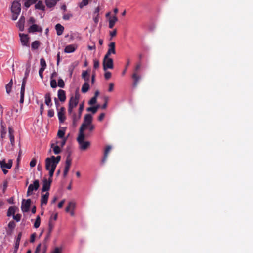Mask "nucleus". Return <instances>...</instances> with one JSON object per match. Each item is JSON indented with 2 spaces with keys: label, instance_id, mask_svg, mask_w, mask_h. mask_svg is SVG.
I'll list each match as a JSON object with an SVG mask.
<instances>
[{
  "label": "nucleus",
  "instance_id": "obj_9",
  "mask_svg": "<svg viewBox=\"0 0 253 253\" xmlns=\"http://www.w3.org/2000/svg\"><path fill=\"white\" fill-rule=\"evenodd\" d=\"M116 53L115 42H111L108 44V51L105 55L110 56L111 54H115Z\"/></svg>",
  "mask_w": 253,
  "mask_h": 253
},
{
  "label": "nucleus",
  "instance_id": "obj_58",
  "mask_svg": "<svg viewBox=\"0 0 253 253\" xmlns=\"http://www.w3.org/2000/svg\"><path fill=\"white\" fill-rule=\"evenodd\" d=\"M50 236H51V233H49V232H48L46 237L44 238V240L43 241V245H44V244H45L46 245V242L48 241Z\"/></svg>",
  "mask_w": 253,
  "mask_h": 253
},
{
  "label": "nucleus",
  "instance_id": "obj_24",
  "mask_svg": "<svg viewBox=\"0 0 253 253\" xmlns=\"http://www.w3.org/2000/svg\"><path fill=\"white\" fill-rule=\"evenodd\" d=\"M55 29L57 32V35H61L64 31V28L60 24H57L55 26Z\"/></svg>",
  "mask_w": 253,
  "mask_h": 253
},
{
  "label": "nucleus",
  "instance_id": "obj_12",
  "mask_svg": "<svg viewBox=\"0 0 253 253\" xmlns=\"http://www.w3.org/2000/svg\"><path fill=\"white\" fill-rule=\"evenodd\" d=\"M19 36L20 37V40L23 46H29V37H28V35L24 34H20Z\"/></svg>",
  "mask_w": 253,
  "mask_h": 253
},
{
  "label": "nucleus",
  "instance_id": "obj_37",
  "mask_svg": "<svg viewBox=\"0 0 253 253\" xmlns=\"http://www.w3.org/2000/svg\"><path fill=\"white\" fill-rule=\"evenodd\" d=\"M40 44V42L39 41H34L31 44L32 49L33 50L37 49Z\"/></svg>",
  "mask_w": 253,
  "mask_h": 253
},
{
  "label": "nucleus",
  "instance_id": "obj_3",
  "mask_svg": "<svg viewBox=\"0 0 253 253\" xmlns=\"http://www.w3.org/2000/svg\"><path fill=\"white\" fill-rule=\"evenodd\" d=\"M92 116L90 114H87L84 116V122L81 125L79 132L84 133V130L87 128L88 125L92 124Z\"/></svg>",
  "mask_w": 253,
  "mask_h": 253
},
{
  "label": "nucleus",
  "instance_id": "obj_32",
  "mask_svg": "<svg viewBox=\"0 0 253 253\" xmlns=\"http://www.w3.org/2000/svg\"><path fill=\"white\" fill-rule=\"evenodd\" d=\"M58 117L59 119V122L62 123H63L66 120V117L65 115V113L61 112H58L57 113Z\"/></svg>",
  "mask_w": 253,
  "mask_h": 253
},
{
  "label": "nucleus",
  "instance_id": "obj_38",
  "mask_svg": "<svg viewBox=\"0 0 253 253\" xmlns=\"http://www.w3.org/2000/svg\"><path fill=\"white\" fill-rule=\"evenodd\" d=\"M40 223H41V218H40V216L38 215L37 216L35 222L34 223V227L35 228H38L40 225Z\"/></svg>",
  "mask_w": 253,
  "mask_h": 253
},
{
  "label": "nucleus",
  "instance_id": "obj_15",
  "mask_svg": "<svg viewBox=\"0 0 253 253\" xmlns=\"http://www.w3.org/2000/svg\"><path fill=\"white\" fill-rule=\"evenodd\" d=\"M58 98L59 99V100L62 102H64L65 101L66 99V92L64 90L62 89H59L58 91Z\"/></svg>",
  "mask_w": 253,
  "mask_h": 253
},
{
  "label": "nucleus",
  "instance_id": "obj_60",
  "mask_svg": "<svg viewBox=\"0 0 253 253\" xmlns=\"http://www.w3.org/2000/svg\"><path fill=\"white\" fill-rule=\"evenodd\" d=\"M36 164V160L35 159H32L30 163V166L31 167H34Z\"/></svg>",
  "mask_w": 253,
  "mask_h": 253
},
{
  "label": "nucleus",
  "instance_id": "obj_22",
  "mask_svg": "<svg viewBox=\"0 0 253 253\" xmlns=\"http://www.w3.org/2000/svg\"><path fill=\"white\" fill-rule=\"evenodd\" d=\"M117 21L118 18L115 15L110 18L109 20V27L111 29L113 28Z\"/></svg>",
  "mask_w": 253,
  "mask_h": 253
},
{
  "label": "nucleus",
  "instance_id": "obj_55",
  "mask_svg": "<svg viewBox=\"0 0 253 253\" xmlns=\"http://www.w3.org/2000/svg\"><path fill=\"white\" fill-rule=\"evenodd\" d=\"M8 226L9 228L13 229L15 227V223L13 221H12L8 223Z\"/></svg>",
  "mask_w": 253,
  "mask_h": 253
},
{
  "label": "nucleus",
  "instance_id": "obj_6",
  "mask_svg": "<svg viewBox=\"0 0 253 253\" xmlns=\"http://www.w3.org/2000/svg\"><path fill=\"white\" fill-rule=\"evenodd\" d=\"M79 94L78 93L76 92L74 96H72L70 97L68 106L72 107L73 108L76 107L79 103Z\"/></svg>",
  "mask_w": 253,
  "mask_h": 253
},
{
  "label": "nucleus",
  "instance_id": "obj_7",
  "mask_svg": "<svg viewBox=\"0 0 253 253\" xmlns=\"http://www.w3.org/2000/svg\"><path fill=\"white\" fill-rule=\"evenodd\" d=\"M31 200L30 199L27 200L23 199L21 205V210L23 212H27L29 211L31 205Z\"/></svg>",
  "mask_w": 253,
  "mask_h": 253
},
{
  "label": "nucleus",
  "instance_id": "obj_33",
  "mask_svg": "<svg viewBox=\"0 0 253 253\" xmlns=\"http://www.w3.org/2000/svg\"><path fill=\"white\" fill-rule=\"evenodd\" d=\"M89 88V85L87 82H85L82 86V92L83 93H86Z\"/></svg>",
  "mask_w": 253,
  "mask_h": 253
},
{
  "label": "nucleus",
  "instance_id": "obj_61",
  "mask_svg": "<svg viewBox=\"0 0 253 253\" xmlns=\"http://www.w3.org/2000/svg\"><path fill=\"white\" fill-rule=\"evenodd\" d=\"M114 84L113 83H110L109 85L108 91L112 92L114 89Z\"/></svg>",
  "mask_w": 253,
  "mask_h": 253
},
{
  "label": "nucleus",
  "instance_id": "obj_63",
  "mask_svg": "<svg viewBox=\"0 0 253 253\" xmlns=\"http://www.w3.org/2000/svg\"><path fill=\"white\" fill-rule=\"evenodd\" d=\"M72 16V15L71 14H65L64 15L63 18L64 20H69L70 17H71Z\"/></svg>",
  "mask_w": 253,
  "mask_h": 253
},
{
  "label": "nucleus",
  "instance_id": "obj_42",
  "mask_svg": "<svg viewBox=\"0 0 253 253\" xmlns=\"http://www.w3.org/2000/svg\"><path fill=\"white\" fill-rule=\"evenodd\" d=\"M65 131L62 130H59L57 133V136L60 138H64Z\"/></svg>",
  "mask_w": 253,
  "mask_h": 253
},
{
  "label": "nucleus",
  "instance_id": "obj_57",
  "mask_svg": "<svg viewBox=\"0 0 253 253\" xmlns=\"http://www.w3.org/2000/svg\"><path fill=\"white\" fill-rule=\"evenodd\" d=\"M54 115V111L53 109H49L48 111V116L49 117H53Z\"/></svg>",
  "mask_w": 253,
  "mask_h": 253
},
{
  "label": "nucleus",
  "instance_id": "obj_27",
  "mask_svg": "<svg viewBox=\"0 0 253 253\" xmlns=\"http://www.w3.org/2000/svg\"><path fill=\"white\" fill-rule=\"evenodd\" d=\"M51 148L53 149V152L55 155L59 154L61 153V150L59 146L55 145L54 144L52 143L51 144Z\"/></svg>",
  "mask_w": 253,
  "mask_h": 253
},
{
  "label": "nucleus",
  "instance_id": "obj_8",
  "mask_svg": "<svg viewBox=\"0 0 253 253\" xmlns=\"http://www.w3.org/2000/svg\"><path fill=\"white\" fill-rule=\"evenodd\" d=\"M13 161L12 160L9 159L8 163L6 162L5 159L0 161V166L1 169H10L12 166Z\"/></svg>",
  "mask_w": 253,
  "mask_h": 253
},
{
  "label": "nucleus",
  "instance_id": "obj_16",
  "mask_svg": "<svg viewBox=\"0 0 253 253\" xmlns=\"http://www.w3.org/2000/svg\"><path fill=\"white\" fill-rule=\"evenodd\" d=\"M77 48V45L76 44H70L66 46L64 49V52L65 53H72L74 52Z\"/></svg>",
  "mask_w": 253,
  "mask_h": 253
},
{
  "label": "nucleus",
  "instance_id": "obj_26",
  "mask_svg": "<svg viewBox=\"0 0 253 253\" xmlns=\"http://www.w3.org/2000/svg\"><path fill=\"white\" fill-rule=\"evenodd\" d=\"M35 7L36 9L44 11L45 10V6L44 5L43 2L41 0H39L38 2L35 4Z\"/></svg>",
  "mask_w": 253,
  "mask_h": 253
},
{
  "label": "nucleus",
  "instance_id": "obj_20",
  "mask_svg": "<svg viewBox=\"0 0 253 253\" xmlns=\"http://www.w3.org/2000/svg\"><path fill=\"white\" fill-rule=\"evenodd\" d=\"M49 195V193L48 192H46L45 194H43L42 196L41 199V205L47 204Z\"/></svg>",
  "mask_w": 253,
  "mask_h": 253
},
{
  "label": "nucleus",
  "instance_id": "obj_5",
  "mask_svg": "<svg viewBox=\"0 0 253 253\" xmlns=\"http://www.w3.org/2000/svg\"><path fill=\"white\" fill-rule=\"evenodd\" d=\"M39 187V181L38 180H35L33 184L29 185L27 192V196H29L32 194L34 190L36 191Z\"/></svg>",
  "mask_w": 253,
  "mask_h": 253
},
{
  "label": "nucleus",
  "instance_id": "obj_53",
  "mask_svg": "<svg viewBox=\"0 0 253 253\" xmlns=\"http://www.w3.org/2000/svg\"><path fill=\"white\" fill-rule=\"evenodd\" d=\"M93 63H94V65H93V67L94 69H97L99 67V62L98 60H94L93 61Z\"/></svg>",
  "mask_w": 253,
  "mask_h": 253
},
{
  "label": "nucleus",
  "instance_id": "obj_48",
  "mask_svg": "<svg viewBox=\"0 0 253 253\" xmlns=\"http://www.w3.org/2000/svg\"><path fill=\"white\" fill-rule=\"evenodd\" d=\"M84 103H82L80 104V106H79V110H78V114H79L82 115V112H83V111L84 110Z\"/></svg>",
  "mask_w": 253,
  "mask_h": 253
},
{
  "label": "nucleus",
  "instance_id": "obj_35",
  "mask_svg": "<svg viewBox=\"0 0 253 253\" xmlns=\"http://www.w3.org/2000/svg\"><path fill=\"white\" fill-rule=\"evenodd\" d=\"M77 65V64L74 63H72L71 65H70L69 66L68 71L69 72V75H70V77H72L74 70Z\"/></svg>",
  "mask_w": 253,
  "mask_h": 253
},
{
  "label": "nucleus",
  "instance_id": "obj_49",
  "mask_svg": "<svg viewBox=\"0 0 253 253\" xmlns=\"http://www.w3.org/2000/svg\"><path fill=\"white\" fill-rule=\"evenodd\" d=\"M13 218L16 222H19L21 219V215L20 214H17L16 215H14Z\"/></svg>",
  "mask_w": 253,
  "mask_h": 253
},
{
  "label": "nucleus",
  "instance_id": "obj_13",
  "mask_svg": "<svg viewBox=\"0 0 253 253\" xmlns=\"http://www.w3.org/2000/svg\"><path fill=\"white\" fill-rule=\"evenodd\" d=\"M111 149H112V147L110 145H107L106 147V148L104 150L103 157L101 160L102 163H105V162L108 158V154L110 153Z\"/></svg>",
  "mask_w": 253,
  "mask_h": 253
},
{
  "label": "nucleus",
  "instance_id": "obj_1",
  "mask_svg": "<svg viewBox=\"0 0 253 253\" xmlns=\"http://www.w3.org/2000/svg\"><path fill=\"white\" fill-rule=\"evenodd\" d=\"M61 156H51L50 157L46 158L45 162V169H55L57 164L61 160Z\"/></svg>",
  "mask_w": 253,
  "mask_h": 253
},
{
  "label": "nucleus",
  "instance_id": "obj_43",
  "mask_svg": "<svg viewBox=\"0 0 253 253\" xmlns=\"http://www.w3.org/2000/svg\"><path fill=\"white\" fill-rule=\"evenodd\" d=\"M42 244L41 243H40L37 246L34 253H40V252L41 251L42 252Z\"/></svg>",
  "mask_w": 253,
  "mask_h": 253
},
{
  "label": "nucleus",
  "instance_id": "obj_36",
  "mask_svg": "<svg viewBox=\"0 0 253 253\" xmlns=\"http://www.w3.org/2000/svg\"><path fill=\"white\" fill-rule=\"evenodd\" d=\"M100 106L97 105L95 106L88 107L87 109V111L89 112H91L93 114H95L96 113L98 109L99 108Z\"/></svg>",
  "mask_w": 253,
  "mask_h": 253
},
{
  "label": "nucleus",
  "instance_id": "obj_10",
  "mask_svg": "<svg viewBox=\"0 0 253 253\" xmlns=\"http://www.w3.org/2000/svg\"><path fill=\"white\" fill-rule=\"evenodd\" d=\"M11 10V12H14L16 14H19L21 11L20 3L17 1H14L12 3Z\"/></svg>",
  "mask_w": 253,
  "mask_h": 253
},
{
  "label": "nucleus",
  "instance_id": "obj_21",
  "mask_svg": "<svg viewBox=\"0 0 253 253\" xmlns=\"http://www.w3.org/2000/svg\"><path fill=\"white\" fill-rule=\"evenodd\" d=\"M24 23H25V18L24 16H21L17 22V26L19 28L20 31H23L24 30Z\"/></svg>",
  "mask_w": 253,
  "mask_h": 253
},
{
  "label": "nucleus",
  "instance_id": "obj_45",
  "mask_svg": "<svg viewBox=\"0 0 253 253\" xmlns=\"http://www.w3.org/2000/svg\"><path fill=\"white\" fill-rule=\"evenodd\" d=\"M50 86L53 88H56L57 87V82L55 79L51 80Z\"/></svg>",
  "mask_w": 253,
  "mask_h": 253
},
{
  "label": "nucleus",
  "instance_id": "obj_39",
  "mask_svg": "<svg viewBox=\"0 0 253 253\" xmlns=\"http://www.w3.org/2000/svg\"><path fill=\"white\" fill-rule=\"evenodd\" d=\"M72 163V159L70 158V154H69L68 156L66 158V162H65V166L70 167L71 166Z\"/></svg>",
  "mask_w": 253,
  "mask_h": 253
},
{
  "label": "nucleus",
  "instance_id": "obj_25",
  "mask_svg": "<svg viewBox=\"0 0 253 253\" xmlns=\"http://www.w3.org/2000/svg\"><path fill=\"white\" fill-rule=\"evenodd\" d=\"M24 5L26 8H29L31 5L36 3L38 0H23Z\"/></svg>",
  "mask_w": 253,
  "mask_h": 253
},
{
  "label": "nucleus",
  "instance_id": "obj_47",
  "mask_svg": "<svg viewBox=\"0 0 253 253\" xmlns=\"http://www.w3.org/2000/svg\"><path fill=\"white\" fill-rule=\"evenodd\" d=\"M70 167H68V166H65V168H64V172H63V176L64 177H66L68 172H69V170L70 169Z\"/></svg>",
  "mask_w": 253,
  "mask_h": 253
},
{
  "label": "nucleus",
  "instance_id": "obj_34",
  "mask_svg": "<svg viewBox=\"0 0 253 253\" xmlns=\"http://www.w3.org/2000/svg\"><path fill=\"white\" fill-rule=\"evenodd\" d=\"M30 71V65H27L25 72V76L23 79V81H27V79L29 76V74Z\"/></svg>",
  "mask_w": 253,
  "mask_h": 253
},
{
  "label": "nucleus",
  "instance_id": "obj_17",
  "mask_svg": "<svg viewBox=\"0 0 253 253\" xmlns=\"http://www.w3.org/2000/svg\"><path fill=\"white\" fill-rule=\"evenodd\" d=\"M51 184L50 182H47V179L44 178L43 180L42 188V192L48 191L50 188Z\"/></svg>",
  "mask_w": 253,
  "mask_h": 253
},
{
  "label": "nucleus",
  "instance_id": "obj_4",
  "mask_svg": "<svg viewBox=\"0 0 253 253\" xmlns=\"http://www.w3.org/2000/svg\"><path fill=\"white\" fill-rule=\"evenodd\" d=\"M103 68L104 71L113 69V60L110 56L105 55L103 60Z\"/></svg>",
  "mask_w": 253,
  "mask_h": 253
},
{
  "label": "nucleus",
  "instance_id": "obj_56",
  "mask_svg": "<svg viewBox=\"0 0 253 253\" xmlns=\"http://www.w3.org/2000/svg\"><path fill=\"white\" fill-rule=\"evenodd\" d=\"M111 77V73L110 72H106L104 74V77L106 80L109 79Z\"/></svg>",
  "mask_w": 253,
  "mask_h": 253
},
{
  "label": "nucleus",
  "instance_id": "obj_52",
  "mask_svg": "<svg viewBox=\"0 0 253 253\" xmlns=\"http://www.w3.org/2000/svg\"><path fill=\"white\" fill-rule=\"evenodd\" d=\"M45 70L44 68H40V69H39V76L40 77V78L42 79L43 78V72L44 71V70Z\"/></svg>",
  "mask_w": 253,
  "mask_h": 253
},
{
  "label": "nucleus",
  "instance_id": "obj_50",
  "mask_svg": "<svg viewBox=\"0 0 253 253\" xmlns=\"http://www.w3.org/2000/svg\"><path fill=\"white\" fill-rule=\"evenodd\" d=\"M26 83V82L25 81H22L20 92L25 93Z\"/></svg>",
  "mask_w": 253,
  "mask_h": 253
},
{
  "label": "nucleus",
  "instance_id": "obj_29",
  "mask_svg": "<svg viewBox=\"0 0 253 253\" xmlns=\"http://www.w3.org/2000/svg\"><path fill=\"white\" fill-rule=\"evenodd\" d=\"M16 212L15 208L14 207L11 206L9 208L7 211V216H10L11 215H15Z\"/></svg>",
  "mask_w": 253,
  "mask_h": 253
},
{
  "label": "nucleus",
  "instance_id": "obj_30",
  "mask_svg": "<svg viewBox=\"0 0 253 253\" xmlns=\"http://www.w3.org/2000/svg\"><path fill=\"white\" fill-rule=\"evenodd\" d=\"M13 85L12 80H11L8 84L6 85L5 88L7 94H9L11 91V89Z\"/></svg>",
  "mask_w": 253,
  "mask_h": 253
},
{
  "label": "nucleus",
  "instance_id": "obj_28",
  "mask_svg": "<svg viewBox=\"0 0 253 253\" xmlns=\"http://www.w3.org/2000/svg\"><path fill=\"white\" fill-rule=\"evenodd\" d=\"M75 207V203L73 202H70L66 208L65 211L67 212H70L71 210H73Z\"/></svg>",
  "mask_w": 253,
  "mask_h": 253
},
{
  "label": "nucleus",
  "instance_id": "obj_23",
  "mask_svg": "<svg viewBox=\"0 0 253 253\" xmlns=\"http://www.w3.org/2000/svg\"><path fill=\"white\" fill-rule=\"evenodd\" d=\"M45 103L48 106L51 107L52 105L51 103V94L47 93L45 95Z\"/></svg>",
  "mask_w": 253,
  "mask_h": 253
},
{
  "label": "nucleus",
  "instance_id": "obj_44",
  "mask_svg": "<svg viewBox=\"0 0 253 253\" xmlns=\"http://www.w3.org/2000/svg\"><path fill=\"white\" fill-rule=\"evenodd\" d=\"M58 85L61 88H64L65 84L64 81L62 79H59L58 81Z\"/></svg>",
  "mask_w": 253,
  "mask_h": 253
},
{
  "label": "nucleus",
  "instance_id": "obj_41",
  "mask_svg": "<svg viewBox=\"0 0 253 253\" xmlns=\"http://www.w3.org/2000/svg\"><path fill=\"white\" fill-rule=\"evenodd\" d=\"M89 0H82V1L79 4V7L83 8L84 6L88 4Z\"/></svg>",
  "mask_w": 253,
  "mask_h": 253
},
{
  "label": "nucleus",
  "instance_id": "obj_18",
  "mask_svg": "<svg viewBox=\"0 0 253 253\" xmlns=\"http://www.w3.org/2000/svg\"><path fill=\"white\" fill-rule=\"evenodd\" d=\"M81 117V115L76 114L75 113H73L72 114V125L75 127L77 125L78 122L80 120Z\"/></svg>",
  "mask_w": 253,
  "mask_h": 253
},
{
  "label": "nucleus",
  "instance_id": "obj_14",
  "mask_svg": "<svg viewBox=\"0 0 253 253\" xmlns=\"http://www.w3.org/2000/svg\"><path fill=\"white\" fill-rule=\"evenodd\" d=\"M42 28L37 24L32 25L28 29V32L29 33H34L35 32H42Z\"/></svg>",
  "mask_w": 253,
  "mask_h": 253
},
{
  "label": "nucleus",
  "instance_id": "obj_46",
  "mask_svg": "<svg viewBox=\"0 0 253 253\" xmlns=\"http://www.w3.org/2000/svg\"><path fill=\"white\" fill-rule=\"evenodd\" d=\"M40 64L41 66V68H43L45 69L46 66V64L45 60L43 58H41L40 60Z\"/></svg>",
  "mask_w": 253,
  "mask_h": 253
},
{
  "label": "nucleus",
  "instance_id": "obj_40",
  "mask_svg": "<svg viewBox=\"0 0 253 253\" xmlns=\"http://www.w3.org/2000/svg\"><path fill=\"white\" fill-rule=\"evenodd\" d=\"M54 227V223L52 221H49L48 223V231L49 233H51L52 230Z\"/></svg>",
  "mask_w": 253,
  "mask_h": 253
},
{
  "label": "nucleus",
  "instance_id": "obj_59",
  "mask_svg": "<svg viewBox=\"0 0 253 253\" xmlns=\"http://www.w3.org/2000/svg\"><path fill=\"white\" fill-rule=\"evenodd\" d=\"M141 66V62L138 63L136 65V67H135V69H134V72L138 73V70H139V69L140 68Z\"/></svg>",
  "mask_w": 253,
  "mask_h": 253
},
{
  "label": "nucleus",
  "instance_id": "obj_51",
  "mask_svg": "<svg viewBox=\"0 0 253 253\" xmlns=\"http://www.w3.org/2000/svg\"><path fill=\"white\" fill-rule=\"evenodd\" d=\"M97 102V98L93 97L88 102V104L89 105H94V104H95Z\"/></svg>",
  "mask_w": 253,
  "mask_h": 253
},
{
  "label": "nucleus",
  "instance_id": "obj_54",
  "mask_svg": "<svg viewBox=\"0 0 253 253\" xmlns=\"http://www.w3.org/2000/svg\"><path fill=\"white\" fill-rule=\"evenodd\" d=\"M57 216H58L57 213L52 214L50 218L49 221H52V222H53V221H56L57 220Z\"/></svg>",
  "mask_w": 253,
  "mask_h": 253
},
{
  "label": "nucleus",
  "instance_id": "obj_62",
  "mask_svg": "<svg viewBox=\"0 0 253 253\" xmlns=\"http://www.w3.org/2000/svg\"><path fill=\"white\" fill-rule=\"evenodd\" d=\"M21 237H22V233L21 232H19L18 233V236H17V238H16L15 242L20 243V240H21Z\"/></svg>",
  "mask_w": 253,
  "mask_h": 253
},
{
  "label": "nucleus",
  "instance_id": "obj_11",
  "mask_svg": "<svg viewBox=\"0 0 253 253\" xmlns=\"http://www.w3.org/2000/svg\"><path fill=\"white\" fill-rule=\"evenodd\" d=\"M141 76L138 75V73L136 72H133L132 75V78L133 79V86L134 87H136L138 84L139 81L141 80Z\"/></svg>",
  "mask_w": 253,
  "mask_h": 253
},
{
  "label": "nucleus",
  "instance_id": "obj_31",
  "mask_svg": "<svg viewBox=\"0 0 253 253\" xmlns=\"http://www.w3.org/2000/svg\"><path fill=\"white\" fill-rule=\"evenodd\" d=\"M82 78L85 81L88 82L89 79V75L87 71H83L82 74Z\"/></svg>",
  "mask_w": 253,
  "mask_h": 253
},
{
  "label": "nucleus",
  "instance_id": "obj_64",
  "mask_svg": "<svg viewBox=\"0 0 253 253\" xmlns=\"http://www.w3.org/2000/svg\"><path fill=\"white\" fill-rule=\"evenodd\" d=\"M47 249V246L45 244L42 246V253H46Z\"/></svg>",
  "mask_w": 253,
  "mask_h": 253
},
{
  "label": "nucleus",
  "instance_id": "obj_19",
  "mask_svg": "<svg viewBox=\"0 0 253 253\" xmlns=\"http://www.w3.org/2000/svg\"><path fill=\"white\" fill-rule=\"evenodd\" d=\"M100 8L99 7H97L93 12V20L94 22L97 24L99 21V12Z\"/></svg>",
  "mask_w": 253,
  "mask_h": 253
},
{
  "label": "nucleus",
  "instance_id": "obj_2",
  "mask_svg": "<svg viewBox=\"0 0 253 253\" xmlns=\"http://www.w3.org/2000/svg\"><path fill=\"white\" fill-rule=\"evenodd\" d=\"M84 133L79 132V136L77 138V141L80 147V149L82 150H85L87 149L90 145L89 141H84Z\"/></svg>",
  "mask_w": 253,
  "mask_h": 253
}]
</instances>
